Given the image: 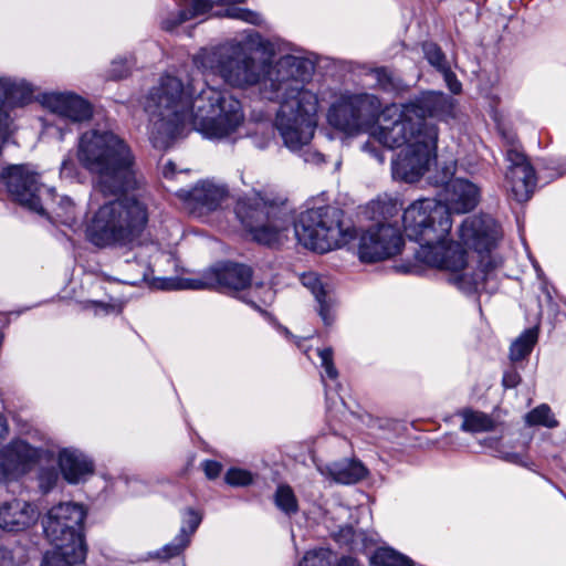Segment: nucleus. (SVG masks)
Instances as JSON below:
<instances>
[{
    "instance_id": "47",
    "label": "nucleus",
    "mask_w": 566,
    "mask_h": 566,
    "mask_svg": "<svg viewBox=\"0 0 566 566\" xmlns=\"http://www.w3.org/2000/svg\"><path fill=\"white\" fill-rule=\"evenodd\" d=\"M59 480V473L55 469H44L40 472L39 482L43 492H49L53 489Z\"/></svg>"
},
{
    "instance_id": "25",
    "label": "nucleus",
    "mask_w": 566,
    "mask_h": 566,
    "mask_svg": "<svg viewBox=\"0 0 566 566\" xmlns=\"http://www.w3.org/2000/svg\"><path fill=\"white\" fill-rule=\"evenodd\" d=\"M212 9L210 0H190V9H180L171 12L161 22V27L166 31H174L179 24L207 13Z\"/></svg>"
},
{
    "instance_id": "6",
    "label": "nucleus",
    "mask_w": 566,
    "mask_h": 566,
    "mask_svg": "<svg viewBox=\"0 0 566 566\" xmlns=\"http://www.w3.org/2000/svg\"><path fill=\"white\" fill-rule=\"evenodd\" d=\"M148 219V207L140 195L109 200L93 213L86 238L101 249L133 247L139 241Z\"/></svg>"
},
{
    "instance_id": "29",
    "label": "nucleus",
    "mask_w": 566,
    "mask_h": 566,
    "mask_svg": "<svg viewBox=\"0 0 566 566\" xmlns=\"http://www.w3.org/2000/svg\"><path fill=\"white\" fill-rule=\"evenodd\" d=\"M462 419L461 429L467 432H484L494 428L493 419L480 411L464 410Z\"/></svg>"
},
{
    "instance_id": "35",
    "label": "nucleus",
    "mask_w": 566,
    "mask_h": 566,
    "mask_svg": "<svg viewBox=\"0 0 566 566\" xmlns=\"http://www.w3.org/2000/svg\"><path fill=\"white\" fill-rule=\"evenodd\" d=\"M527 446L522 443L520 446V450H511L504 443L500 444L495 450V455L509 463H513L521 467H528V461L526 457Z\"/></svg>"
},
{
    "instance_id": "55",
    "label": "nucleus",
    "mask_w": 566,
    "mask_h": 566,
    "mask_svg": "<svg viewBox=\"0 0 566 566\" xmlns=\"http://www.w3.org/2000/svg\"><path fill=\"white\" fill-rule=\"evenodd\" d=\"M163 175L165 178H172L175 175V164L168 161L163 168Z\"/></svg>"
},
{
    "instance_id": "53",
    "label": "nucleus",
    "mask_w": 566,
    "mask_h": 566,
    "mask_svg": "<svg viewBox=\"0 0 566 566\" xmlns=\"http://www.w3.org/2000/svg\"><path fill=\"white\" fill-rule=\"evenodd\" d=\"M0 566H15L11 552L6 548H0Z\"/></svg>"
},
{
    "instance_id": "57",
    "label": "nucleus",
    "mask_w": 566,
    "mask_h": 566,
    "mask_svg": "<svg viewBox=\"0 0 566 566\" xmlns=\"http://www.w3.org/2000/svg\"><path fill=\"white\" fill-rule=\"evenodd\" d=\"M97 307L101 308V311L108 313L109 311H114L115 306L107 305V304H97Z\"/></svg>"
},
{
    "instance_id": "28",
    "label": "nucleus",
    "mask_w": 566,
    "mask_h": 566,
    "mask_svg": "<svg viewBox=\"0 0 566 566\" xmlns=\"http://www.w3.org/2000/svg\"><path fill=\"white\" fill-rule=\"evenodd\" d=\"M85 556H80L75 548L72 547H56L51 552H46L40 566H73L84 559Z\"/></svg>"
},
{
    "instance_id": "32",
    "label": "nucleus",
    "mask_w": 566,
    "mask_h": 566,
    "mask_svg": "<svg viewBox=\"0 0 566 566\" xmlns=\"http://www.w3.org/2000/svg\"><path fill=\"white\" fill-rule=\"evenodd\" d=\"M525 422L528 426H543L546 428H556L558 421L554 417L548 405L542 403L525 415Z\"/></svg>"
},
{
    "instance_id": "22",
    "label": "nucleus",
    "mask_w": 566,
    "mask_h": 566,
    "mask_svg": "<svg viewBox=\"0 0 566 566\" xmlns=\"http://www.w3.org/2000/svg\"><path fill=\"white\" fill-rule=\"evenodd\" d=\"M323 473L331 476L335 482L343 484H353L365 478V467L354 460H344L326 465Z\"/></svg>"
},
{
    "instance_id": "30",
    "label": "nucleus",
    "mask_w": 566,
    "mask_h": 566,
    "mask_svg": "<svg viewBox=\"0 0 566 566\" xmlns=\"http://www.w3.org/2000/svg\"><path fill=\"white\" fill-rule=\"evenodd\" d=\"M373 566H413L407 556L388 547L378 548L370 557Z\"/></svg>"
},
{
    "instance_id": "1",
    "label": "nucleus",
    "mask_w": 566,
    "mask_h": 566,
    "mask_svg": "<svg viewBox=\"0 0 566 566\" xmlns=\"http://www.w3.org/2000/svg\"><path fill=\"white\" fill-rule=\"evenodd\" d=\"M262 46L270 55L281 56L275 63L270 59L258 61L243 43L228 41L201 49L193 56V63L198 69L219 75L232 87L258 85L264 98L279 102L275 127L284 145L297 149L312 138L316 125L318 97L305 86L315 63L281 41L269 40Z\"/></svg>"
},
{
    "instance_id": "3",
    "label": "nucleus",
    "mask_w": 566,
    "mask_h": 566,
    "mask_svg": "<svg viewBox=\"0 0 566 566\" xmlns=\"http://www.w3.org/2000/svg\"><path fill=\"white\" fill-rule=\"evenodd\" d=\"M453 109L452 98L441 92H423L407 103L392 104L384 109L382 124L361 149L384 163L375 142L390 149L403 147L391 163L392 177L415 182L428 170L436 154L438 127L429 119L446 120L453 116Z\"/></svg>"
},
{
    "instance_id": "17",
    "label": "nucleus",
    "mask_w": 566,
    "mask_h": 566,
    "mask_svg": "<svg viewBox=\"0 0 566 566\" xmlns=\"http://www.w3.org/2000/svg\"><path fill=\"white\" fill-rule=\"evenodd\" d=\"M459 237L464 245L482 254L495 247L501 237V230L490 216H472L461 223Z\"/></svg>"
},
{
    "instance_id": "42",
    "label": "nucleus",
    "mask_w": 566,
    "mask_h": 566,
    "mask_svg": "<svg viewBox=\"0 0 566 566\" xmlns=\"http://www.w3.org/2000/svg\"><path fill=\"white\" fill-rule=\"evenodd\" d=\"M201 515L192 509H187L184 512L180 530H185L189 544L191 536L196 533L201 523Z\"/></svg>"
},
{
    "instance_id": "12",
    "label": "nucleus",
    "mask_w": 566,
    "mask_h": 566,
    "mask_svg": "<svg viewBox=\"0 0 566 566\" xmlns=\"http://www.w3.org/2000/svg\"><path fill=\"white\" fill-rule=\"evenodd\" d=\"M85 518L82 505L67 502L53 506L43 520V530L48 539L56 547H72L77 555L85 556V546L81 526Z\"/></svg>"
},
{
    "instance_id": "45",
    "label": "nucleus",
    "mask_w": 566,
    "mask_h": 566,
    "mask_svg": "<svg viewBox=\"0 0 566 566\" xmlns=\"http://www.w3.org/2000/svg\"><path fill=\"white\" fill-rule=\"evenodd\" d=\"M317 355L321 359V365L324 368L325 375L331 379H336L338 371L334 366L333 349L329 347L318 349Z\"/></svg>"
},
{
    "instance_id": "19",
    "label": "nucleus",
    "mask_w": 566,
    "mask_h": 566,
    "mask_svg": "<svg viewBox=\"0 0 566 566\" xmlns=\"http://www.w3.org/2000/svg\"><path fill=\"white\" fill-rule=\"evenodd\" d=\"M35 507L27 501L13 500L0 505V528L7 532H22L38 521Z\"/></svg>"
},
{
    "instance_id": "11",
    "label": "nucleus",
    "mask_w": 566,
    "mask_h": 566,
    "mask_svg": "<svg viewBox=\"0 0 566 566\" xmlns=\"http://www.w3.org/2000/svg\"><path fill=\"white\" fill-rule=\"evenodd\" d=\"M1 180L12 201L40 216L46 213V201L52 189L40 181V176L27 165H11L1 172Z\"/></svg>"
},
{
    "instance_id": "59",
    "label": "nucleus",
    "mask_w": 566,
    "mask_h": 566,
    "mask_svg": "<svg viewBox=\"0 0 566 566\" xmlns=\"http://www.w3.org/2000/svg\"><path fill=\"white\" fill-rule=\"evenodd\" d=\"M124 67H129V63H128V61H127L126 63H119V64L117 65V69H124Z\"/></svg>"
},
{
    "instance_id": "21",
    "label": "nucleus",
    "mask_w": 566,
    "mask_h": 566,
    "mask_svg": "<svg viewBox=\"0 0 566 566\" xmlns=\"http://www.w3.org/2000/svg\"><path fill=\"white\" fill-rule=\"evenodd\" d=\"M59 467L69 483H78L93 472V462L83 452L72 448L59 452Z\"/></svg>"
},
{
    "instance_id": "48",
    "label": "nucleus",
    "mask_w": 566,
    "mask_h": 566,
    "mask_svg": "<svg viewBox=\"0 0 566 566\" xmlns=\"http://www.w3.org/2000/svg\"><path fill=\"white\" fill-rule=\"evenodd\" d=\"M357 536L358 535L354 527L346 525L344 527H340L339 532L336 534V539L345 544L356 545Z\"/></svg>"
},
{
    "instance_id": "16",
    "label": "nucleus",
    "mask_w": 566,
    "mask_h": 566,
    "mask_svg": "<svg viewBox=\"0 0 566 566\" xmlns=\"http://www.w3.org/2000/svg\"><path fill=\"white\" fill-rule=\"evenodd\" d=\"M178 197L192 213L217 210L229 197L227 185L214 179H203L190 189H180Z\"/></svg>"
},
{
    "instance_id": "27",
    "label": "nucleus",
    "mask_w": 566,
    "mask_h": 566,
    "mask_svg": "<svg viewBox=\"0 0 566 566\" xmlns=\"http://www.w3.org/2000/svg\"><path fill=\"white\" fill-rule=\"evenodd\" d=\"M538 339V328L532 327L524 331L510 347V359L518 361L526 358L533 350Z\"/></svg>"
},
{
    "instance_id": "2",
    "label": "nucleus",
    "mask_w": 566,
    "mask_h": 566,
    "mask_svg": "<svg viewBox=\"0 0 566 566\" xmlns=\"http://www.w3.org/2000/svg\"><path fill=\"white\" fill-rule=\"evenodd\" d=\"M195 72L165 74L148 92L144 109L149 138L167 148L189 127L209 139L231 137L244 120L239 99L229 92L208 86Z\"/></svg>"
},
{
    "instance_id": "9",
    "label": "nucleus",
    "mask_w": 566,
    "mask_h": 566,
    "mask_svg": "<svg viewBox=\"0 0 566 566\" xmlns=\"http://www.w3.org/2000/svg\"><path fill=\"white\" fill-rule=\"evenodd\" d=\"M251 279L252 271L249 266L227 263L207 270L200 277H157L153 286L165 291L218 289L239 293L250 286Z\"/></svg>"
},
{
    "instance_id": "40",
    "label": "nucleus",
    "mask_w": 566,
    "mask_h": 566,
    "mask_svg": "<svg viewBox=\"0 0 566 566\" xmlns=\"http://www.w3.org/2000/svg\"><path fill=\"white\" fill-rule=\"evenodd\" d=\"M55 216L57 220L63 224L71 226L75 222V205L71 198L62 197L60 199L59 206L55 210Z\"/></svg>"
},
{
    "instance_id": "8",
    "label": "nucleus",
    "mask_w": 566,
    "mask_h": 566,
    "mask_svg": "<svg viewBox=\"0 0 566 566\" xmlns=\"http://www.w3.org/2000/svg\"><path fill=\"white\" fill-rule=\"evenodd\" d=\"M235 214L254 241L269 247L281 244L293 223L291 209L285 202L270 200L259 193L239 200Z\"/></svg>"
},
{
    "instance_id": "5",
    "label": "nucleus",
    "mask_w": 566,
    "mask_h": 566,
    "mask_svg": "<svg viewBox=\"0 0 566 566\" xmlns=\"http://www.w3.org/2000/svg\"><path fill=\"white\" fill-rule=\"evenodd\" d=\"M76 159L94 177L97 189L104 195L126 193L144 184L130 147L113 130L92 128L81 134Z\"/></svg>"
},
{
    "instance_id": "13",
    "label": "nucleus",
    "mask_w": 566,
    "mask_h": 566,
    "mask_svg": "<svg viewBox=\"0 0 566 566\" xmlns=\"http://www.w3.org/2000/svg\"><path fill=\"white\" fill-rule=\"evenodd\" d=\"M403 243L400 227L374 224L359 235L358 258L365 263L382 261L399 254Z\"/></svg>"
},
{
    "instance_id": "52",
    "label": "nucleus",
    "mask_w": 566,
    "mask_h": 566,
    "mask_svg": "<svg viewBox=\"0 0 566 566\" xmlns=\"http://www.w3.org/2000/svg\"><path fill=\"white\" fill-rule=\"evenodd\" d=\"M126 62H127V59L114 60L113 63H112V70H111L112 76H114L116 78H120V77L126 76V74L128 73L129 67L117 69V65L119 63H126Z\"/></svg>"
},
{
    "instance_id": "56",
    "label": "nucleus",
    "mask_w": 566,
    "mask_h": 566,
    "mask_svg": "<svg viewBox=\"0 0 566 566\" xmlns=\"http://www.w3.org/2000/svg\"><path fill=\"white\" fill-rule=\"evenodd\" d=\"M336 566H359L353 557H343Z\"/></svg>"
},
{
    "instance_id": "58",
    "label": "nucleus",
    "mask_w": 566,
    "mask_h": 566,
    "mask_svg": "<svg viewBox=\"0 0 566 566\" xmlns=\"http://www.w3.org/2000/svg\"><path fill=\"white\" fill-rule=\"evenodd\" d=\"M219 3L222 4H235V3H243L245 0H218Z\"/></svg>"
},
{
    "instance_id": "54",
    "label": "nucleus",
    "mask_w": 566,
    "mask_h": 566,
    "mask_svg": "<svg viewBox=\"0 0 566 566\" xmlns=\"http://www.w3.org/2000/svg\"><path fill=\"white\" fill-rule=\"evenodd\" d=\"M73 170H74V165H73L72 160L64 159L61 165V174L69 176L73 172Z\"/></svg>"
},
{
    "instance_id": "10",
    "label": "nucleus",
    "mask_w": 566,
    "mask_h": 566,
    "mask_svg": "<svg viewBox=\"0 0 566 566\" xmlns=\"http://www.w3.org/2000/svg\"><path fill=\"white\" fill-rule=\"evenodd\" d=\"M381 111L380 99L369 93H344L329 107L327 119L335 128L348 134L370 126Z\"/></svg>"
},
{
    "instance_id": "4",
    "label": "nucleus",
    "mask_w": 566,
    "mask_h": 566,
    "mask_svg": "<svg viewBox=\"0 0 566 566\" xmlns=\"http://www.w3.org/2000/svg\"><path fill=\"white\" fill-rule=\"evenodd\" d=\"M401 221L406 235L419 244L416 258L420 262L450 271L453 283L465 293L496 289L501 261L491 255L481 256L476 272L460 273L467 265L465 252L449 240L452 221L444 203L430 198L417 200L403 210Z\"/></svg>"
},
{
    "instance_id": "23",
    "label": "nucleus",
    "mask_w": 566,
    "mask_h": 566,
    "mask_svg": "<svg viewBox=\"0 0 566 566\" xmlns=\"http://www.w3.org/2000/svg\"><path fill=\"white\" fill-rule=\"evenodd\" d=\"M369 209L373 212L371 218L377 221L376 224L391 223L395 227H399V220H401L400 212L402 210V203L398 198H379L370 202Z\"/></svg>"
},
{
    "instance_id": "43",
    "label": "nucleus",
    "mask_w": 566,
    "mask_h": 566,
    "mask_svg": "<svg viewBox=\"0 0 566 566\" xmlns=\"http://www.w3.org/2000/svg\"><path fill=\"white\" fill-rule=\"evenodd\" d=\"M224 480L231 486H247L253 482V476L247 470L232 468L227 471Z\"/></svg>"
},
{
    "instance_id": "34",
    "label": "nucleus",
    "mask_w": 566,
    "mask_h": 566,
    "mask_svg": "<svg viewBox=\"0 0 566 566\" xmlns=\"http://www.w3.org/2000/svg\"><path fill=\"white\" fill-rule=\"evenodd\" d=\"M274 503L286 515L295 514L298 511L296 496L289 485L277 486L274 494Z\"/></svg>"
},
{
    "instance_id": "7",
    "label": "nucleus",
    "mask_w": 566,
    "mask_h": 566,
    "mask_svg": "<svg viewBox=\"0 0 566 566\" xmlns=\"http://www.w3.org/2000/svg\"><path fill=\"white\" fill-rule=\"evenodd\" d=\"M297 241L312 251L326 253L350 243L356 229L344 221V211L334 206H323L302 212L294 223Z\"/></svg>"
},
{
    "instance_id": "31",
    "label": "nucleus",
    "mask_w": 566,
    "mask_h": 566,
    "mask_svg": "<svg viewBox=\"0 0 566 566\" xmlns=\"http://www.w3.org/2000/svg\"><path fill=\"white\" fill-rule=\"evenodd\" d=\"M249 290L245 292L241 300L247 304H250L255 310L264 313L261 308V305H269L273 302L274 292L271 287L260 284L255 286H248Z\"/></svg>"
},
{
    "instance_id": "14",
    "label": "nucleus",
    "mask_w": 566,
    "mask_h": 566,
    "mask_svg": "<svg viewBox=\"0 0 566 566\" xmlns=\"http://www.w3.org/2000/svg\"><path fill=\"white\" fill-rule=\"evenodd\" d=\"M499 130L511 146L506 150V160L509 163L505 175L506 182L516 201H526L531 198L535 187L534 169L526 160L525 155L514 146L516 135L513 132H506L501 124H499Z\"/></svg>"
},
{
    "instance_id": "15",
    "label": "nucleus",
    "mask_w": 566,
    "mask_h": 566,
    "mask_svg": "<svg viewBox=\"0 0 566 566\" xmlns=\"http://www.w3.org/2000/svg\"><path fill=\"white\" fill-rule=\"evenodd\" d=\"M8 434V424L0 415V442ZM40 457V450L22 440H14L0 450V479L12 478L27 472Z\"/></svg>"
},
{
    "instance_id": "60",
    "label": "nucleus",
    "mask_w": 566,
    "mask_h": 566,
    "mask_svg": "<svg viewBox=\"0 0 566 566\" xmlns=\"http://www.w3.org/2000/svg\"><path fill=\"white\" fill-rule=\"evenodd\" d=\"M386 423H387V424H394V426H396V424H397L396 422H390V421H387Z\"/></svg>"
},
{
    "instance_id": "18",
    "label": "nucleus",
    "mask_w": 566,
    "mask_h": 566,
    "mask_svg": "<svg viewBox=\"0 0 566 566\" xmlns=\"http://www.w3.org/2000/svg\"><path fill=\"white\" fill-rule=\"evenodd\" d=\"M44 105L65 124H82L88 122L93 115L91 103L70 92L46 95Z\"/></svg>"
},
{
    "instance_id": "37",
    "label": "nucleus",
    "mask_w": 566,
    "mask_h": 566,
    "mask_svg": "<svg viewBox=\"0 0 566 566\" xmlns=\"http://www.w3.org/2000/svg\"><path fill=\"white\" fill-rule=\"evenodd\" d=\"M333 565V554L329 549H314L307 552L302 560L298 563V566H332Z\"/></svg>"
},
{
    "instance_id": "36",
    "label": "nucleus",
    "mask_w": 566,
    "mask_h": 566,
    "mask_svg": "<svg viewBox=\"0 0 566 566\" xmlns=\"http://www.w3.org/2000/svg\"><path fill=\"white\" fill-rule=\"evenodd\" d=\"M213 14L217 17H227L230 19L241 20V21H244V22H248L251 24H255V25L261 24L263 21L260 13H258L255 11H251L245 8L231 7V8L224 9L223 11H217Z\"/></svg>"
},
{
    "instance_id": "33",
    "label": "nucleus",
    "mask_w": 566,
    "mask_h": 566,
    "mask_svg": "<svg viewBox=\"0 0 566 566\" xmlns=\"http://www.w3.org/2000/svg\"><path fill=\"white\" fill-rule=\"evenodd\" d=\"M189 546L185 530H179L171 543L166 544L161 549L150 553V558L169 559L179 556Z\"/></svg>"
},
{
    "instance_id": "44",
    "label": "nucleus",
    "mask_w": 566,
    "mask_h": 566,
    "mask_svg": "<svg viewBox=\"0 0 566 566\" xmlns=\"http://www.w3.org/2000/svg\"><path fill=\"white\" fill-rule=\"evenodd\" d=\"M125 266L133 268V273L124 280L125 283L136 285L139 282L146 281L148 279L149 268L146 263L139 261L132 263L129 260H126Z\"/></svg>"
},
{
    "instance_id": "41",
    "label": "nucleus",
    "mask_w": 566,
    "mask_h": 566,
    "mask_svg": "<svg viewBox=\"0 0 566 566\" xmlns=\"http://www.w3.org/2000/svg\"><path fill=\"white\" fill-rule=\"evenodd\" d=\"M424 56L428 62L434 66L441 73L446 71L449 66L446 61V56L440 50V48L434 43H426L423 44Z\"/></svg>"
},
{
    "instance_id": "38",
    "label": "nucleus",
    "mask_w": 566,
    "mask_h": 566,
    "mask_svg": "<svg viewBox=\"0 0 566 566\" xmlns=\"http://www.w3.org/2000/svg\"><path fill=\"white\" fill-rule=\"evenodd\" d=\"M455 171V161L451 160L440 166L437 171L429 176L431 184L438 187H444L446 190L450 187Z\"/></svg>"
},
{
    "instance_id": "20",
    "label": "nucleus",
    "mask_w": 566,
    "mask_h": 566,
    "mask_svg": "<svg viewBox=\"0 0 566 566\" xmlns=\"http://www.w3.org/2000/svg\"><path fill=\"white\" fill-rule=\"evenodd\" d=\"M448 210L457 213H464L472 210L479 202L480 189L473 182L457 178L446 190Z\"/></svg>"
},
{
    "instance_id": "50",
    "label": "nucleus",
    "mask_w": 566,
    "mask_h": 566,
    "mask_svg": "<svg viewBox=\"0 0 566 566\" xmlns=\"http://www.w3.org/2000/svg\"><path fill=\"white\" fill-rule=\"evenodd\" d=\"M205 474L208 479L212 480L219 476L222 470V465L212 460H207L202 463Z\"/></svg>"
},
{
    "instance_id": "61",
    "label": "nucleus",
    "mask_w": 566,
    "mask_h": 566,
    "mask_svg": "<svg viewBox=\"0 0 566 566\" xmlns=\"http://www.w3.org/2000/svg\"><path fill=\"white\" fill-rule=\"evenodd\" d=\"M182 566H185V564H182Z\"/></svg>"
},
{
    "instance_id": "49",
    "label": "nucleus",
    "mask_w": 566,
    "mask_h": 566,
    "mask_svg": "<svg viewBox=\"0 0 566 566\" xmlns=\"http://www.w3.org/2000/svg\"><path fill=\"white\" fill-rule=\"evenodd\" d=\"M522 378L520 373L515 368H510L504 371L503 378H502V385L504 388H515L520 382Z\"/></svg>"
},
{
    "instance_id": "24",
    "label": "nucleus",
    "mask_w": 566,
    "mask_h": 566,
    "mask_svg": "<svg viewBox=\"0 0 566 566\" xmlns=\"http://www.w3.org/2000/svg\"><path fill=\"white\" fill-rule=\"evenodd\" d=\"M302 284L308 289L314 297L316 298L319 307L318 314L325 325H331L334 321V316L331 311V306L326 301V291L324 284L317 273L308 272L301 276Z\"/></svg>"
},
{
    "instance_id": "51",
    "label": "nucleus",
    "mask_w": 566,
    "mask_h": 566,
    "mask_svg": "<svg viewBox=\"0 0 566 566\" xmlns=\"http://www.w3.org/2000/svg\"><path fill=\"white\" fill-rule=\"evenodd\" d=\"M444 80L450 88V91L454 94L461 91V83L457 80L455 75L448 67L442 72Z\"/></svg>"
},
{
    "instance_id": "39",
    "label": "nucleus",
    "mask_w": 566,
    "mask_h": 566,
    "mask_svg": "<svg viewBox=\"0 0 566 566\" xmlns=\"http://www.w3.org/2000/svg\"><path fill=\"white\" fill-rule=\"evenodd\" d=\"M455 171V161L451 160L440 166L437 171L429 176L431 184L438 187H444L446 190L450 187Z\"/></svg>"
},
{
    "instance_id": "46",
    "label": "nucleus",
    "mask_w": 566,
    "mask_h": 566,
    "mask_svg": "<svg viewBox=\"0 0 566 566\" xmlns=\"http://www.w3.org/2000/svg\"><path fill=\"white\" fill-rule=\"evenodd\" d=\"M317 112H318V109L316 111V113ZM316 126H317V124L315 125L313 134L315 133ZM312 137H314V135ZM312 139L313 138H311L307 143L303 144L297 149H291L290 147H287V148L291 151H294V153L302 151L301 156L303 157L305 163L313 164V165H319V164H322L324 161V156L319 151H317V150H313L311 148H305V147H307L310 145Z\"/></svg>"
},
{
    "instance_id": "26",
    "label": "nucleus",
    "mask_w": 566,
    "mask_h": 566,
    "mask_svg": "<svg viewBox=\"0 0 566 566\" xmlns=\"http://www.w3.org/2000/svg\"><path fill=\"white\" fill-rule=\"evenodd\" d=\"M365 76L373 81L371 87L386 93L398 94L406 88L402 80L395 72L384 66L368 69Z\"/></svg>"
}]
</instances>
